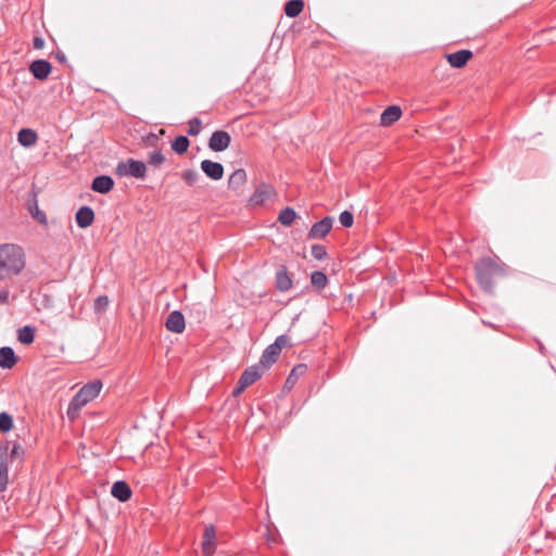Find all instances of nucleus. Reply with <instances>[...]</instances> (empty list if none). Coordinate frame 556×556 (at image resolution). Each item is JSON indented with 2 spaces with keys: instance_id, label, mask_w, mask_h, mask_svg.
<instances>
[{
  "instance_id": "obj_1",
  "label": "nucleus",
  "mask_w": 556,
  "mask_h": 556,
  "mask_svg": "<svg viewBox=\"0 0 556 556\" xmlns=\"http://www.w3.org/2000/svg\"><path fill=\"white\" fill-rule=\"evenodd\" d=\"M26 265L24 249L14 243L0 244V281L22 273Z\"/></svg>"
},
{
  "instance_id": "obj_2",
  "label": "nucleus",
  "mask_w": 556,
  "mask_h": 556,
  "mask_svg": "<svg viewBox=\"0 0 556 556\" xmlns=\"http://www.w3.org/2000/svg\"><path fill=\"white\" fill-rule=\"evenodd\" d=\"M102 389V383L99 380H93L85 384L73 397L67 408V416L70 419H75L79 410L93 401Z\"/></svg>"
},
{
  "instance_id": "obj_3",
  "label": "nucleus",
  "mask_w": 556,
  "mask_h": 556,
  "mask_svg": "<svg viewBox=\"0 0 556 556\" xmlns=\"http://www.w3.org/2000/svg\"><path fill=\"white\" fill-rule=\"evenodd\" d=\"M116 175L119 177H135L143 179L147 174V166L143 162L129 159L117 164L115 168Z\"/></svg>"
},
{
  "instance_id": "obj_4",
  "label": "nucleus",
  "mask_w": 556,
  "mask_h": 556,
  "mask_svg": "<svg viewBox=\"0 0 556 556\" xmlns=\"http://www.w3.org/2000/svg\"><path fill=\"white\" fill-rule=\"evenodd\" d=\"M289 340L286 336H279L273 344L264 351L260 364L263 368H269L278 358L281 350L288 344Z\"/></svg>"
},
{
  "instance_id": "obj_5",
  "label": "nucleus",
  "mask_w": 556,
  "mask_h": 556,
  "mask_svg": "<svg viewBox=\"0 0 556 556\" xmlns=\"http://www.w3.org/2000/svg\"><path fill=\"white\" fill-rule=\"evenodd\" d=\"M275 197L276 191L274 187L263 184L255 189L249 199V203L251 206H260L271 201Z\"/></svg>"
},
{
  "instance_id": "obj_6",
  "label": "nucleus",
  "mask_w": 556,
  "mask_h": 556,
  "mask_svg": "<svg viewBox=\"0 0 556 556\" xmlns=\"http://www.w3.org/2000/svg\"><path fill=\"white\" fill-rule=\"evenodd\" d=\"M230 140L231 139L228 132L222 130L215 131L210 138L208 147L215 152H222L229 147Z\"/></svg>"
},
{
  "instance_id": "obj_7",
  "label": "nucleus",
  "mask_w": 556,
  "mask_h": 556,
  "mask_svg": "<svg viewBox=\"0 0 556 556\" xmlns=\"http://www.w3.org/2000/svg\"><path fill=\"white\" fill-rule=\"evenodd\" d=\"M166 329L174 333H181L186 328V320L179 311H173L167 316L165 323Z\"/></svg>"
},
{
  "instance_id": "obj_8",
  "label": "nucleus",
  "mask_w": 556,
  "mask_h": 556,
  "mask_svg": "<svg viewBox=\"0 0 556 556\" xmlns=\"http://www.w3.org/2000/svg\"><path fill=\"white\" fill-rule=\"evenodd\" d=\"M331 228L332 219L330 217H325L312 226L308 237L312 239H321L329 233Z\"/></svg>"
},
{
  "instance_id": "obj_9",
  "label": "nucleus",
  "mask_w": 556,
  "mask_h": 556,
  "mask_svg": "<svg viewBox=\"0 0 556 556\" xmlns=\"http://www.w3.org/2000/svg\"><path fill=\"white\" fill-rule=\"evenodd\" d=\"M496 270L495 266L490 260H482L477 265V277L481 286L489 288V274H493Z\"/></svg>"
},
{
  "instance_id": "obj_10",
  "label": "nucleus",
  "mask_w": 556,
  "mask_h": 556,
  "mask_svg": "<svg viewBox=\"0 0 556 556\" xmlns=\"http://www.w3.org/2000/svg\"><path fill=\"white\" fill-rule=\"evenodd\" d=\"M201 169L207 177L214 180H219L224 176V167L217 162L204 160L201 162Z\"/></svg>"
},
{
  "instance_id": "obj_11",
  "label": "nucleus",
  "mask_w": 556,
  "mask_h": 556,
  "mask_svg": "<svg viewBox=\"0 0 556 556\" xmlns=\"http://www.w3.org/2000/svg\"><path fill=\"white\" fill-rule=\"evenodd\" d=\"M216 532L214 527L208 526L205 528L202 541V552L204 556H212L216 545Z\"/></svg>"
},
{
  "instance_id": "obj_12",
  "label": "nucleus",
  "mask_w": 556,
  "mask_h": 556,
  "mask_svg": "<svg viewBox=\"0 0 556 556\" xmlns=\"http://www.w3.org/2000/svg\"><path fill=\"white\" fill-rule=\"evenodd\" d=\"M265 370L266 369L263 368L260 363L245 369L240 377L242 387H249L254 383L262 377Z\"/></svg>"
},
{
  "instance_id": "obj_13",
  "label": "nucleus",
  "mask_w": 556,
  "mask_h": 556,
  "mask_svg": "<svg viewBox=\"0 0 556 556\" xmlns=\"http://www.w3.org/2000/svg\"><path fill=\"white\" fill-rule=\"evenodd\" d=\"M472 52L469 50H459L454 53H450L446 55V60L450 65L454 68L464 67L467 62L471 59Z\"/></svg>"
},
{
  "instance_id": "obj_14",
  "label": "nucleus",
  "mask_w": 556,
  "mask_h": 556,
  "mask_svg": "<svg viewBox=\"0 0 556 556\" xmlns=\"http://www.w3.org/2000/svg\"><path fill=\"white\" fill-rule=\"evenodd\" d=\"M29 71L35 78L43 80L50 75L51 65L48 61L37 60L30 64Z\"/></svg>"
},
{
  "instance_id": "obj_15",
  "label": "nucleus",
  "mask_w": 556,
  "mask_h": 556,
  "mask_svg": "<svg viewBox=\"0 0 556 556\" xmlns=\"http://www.w3.org/2000/svg\"><path fill=\"white\" fill-rule=\"evenodd\" d=\"M402 116V110L397 105L388 106L380 116V124L382 126H390L397 122Z\"/></svg>"
},
{
  "instance_id": "obj_16",
  "label": "nucleus",
  "mask_w": 556,
  "mask_h": 556,
  "mask_svg": "<svg viewBox=\"0 0 556 556\" xmlns=\"http://www.w3.org/2000/svg\"><path fill=\"white\" fill-rule=\"evenodd\" d=\"M0 450L7 452V463H11L15 458L23 459L24 450L17 442H5L0 444Z\"/></svg>"
},
{
  "instance_id": "obj_17",
  "label": "nucleus",
  "mask_w": 556,
  "mask_h": 556,
  "mask_svg": "<svg viewBox=\"0 0 556 556\" xmlns=\"http://www.w3.org/2000/svg\"><path fill=\"white\" fill-rule=\"evenodd\" d=\"M17 363V357L10 346H2L0 349V368L11 369Z\"/></svg>"
},
{
  "instance_id": "obj_18",
  "label": "nucleus",
  "mask_w": 556,
  "mask_h": 556,
  "mask_svg": "<svg viewBox=\"0 0 556 556\" xmlns=\"http://www.w3.org/2000/svg\"><path fill=\"white\" fill-rule=\"evenodd\" d=\"M9 463H7V452L0 450V492L7 491L9 486Z\"/></svg>"
},
{
  "instance_id": "obj_19",
  "label": "nucleus",
  "mask_w": 556,
  "mask_h": 556,
  "mask_svg": "<svg viewBox=\"0 0 556 556\" xmlns=\"http://www.w3.org/2000/svg\"><path fill=\"white\" fill-rule=\"evenodd\" d=\"M114 187V181L110 176H98L92 181V190L99 193H108Z\"/></svg>"
},
{
  "instance_id": "obj_20",
  "label": "nucleus",
  "mask_w": 556,
  "mask_h": 556,
  "mask_svg": "<svg viewBox=\"0 0 556 556\" xmlns=\"http://www.w3.org/2000/svg\"><path fill=\"white\" fill-rule=\"evenodd\" d=\"M75 218L80 228H87L93 223L94 213L89 206H83L77 211Z\"/></svg>"
},
{
  "instance_id": "obj_21",
  "label": "nucleus",
  "mask_w": 556,
  "mask_h": 556,
  "mask_svg": "<svg viewBox=\"0 0 556 556\" xmlns=\"http://www.w3.org/2000/svg\"><path fill=\"white\" fill-rule=\"evenodd\" d=\"M111 493L112 495L122 501V502H126L130 498L131 496V490L130 488L128 486V484L124 481H117L115 482L113 485H112V490H111Z\"/></svg>"
},
{
  "instance_id": "obj_22",
  "label": "nucleus",
  "mask_w": 556,
  "mask_h": 556,
  "mask_svg": "<svg viewBox=\"0 0 556 556\" xmlns=\"http://www.w3.org/2000/svg\"><path fill=\"white\" fill-rule=\"evenodd\" d=\"M248 176L244 169H236L228 179V187L238 190L247 182Z\"/></svg>"
},
{
  "instance_id": "obj_23",
  "label": "nucleus",
  "mask_w": 556,
  "mask_h": 556,
  "mask_svg": "<svg viewBox=\"0 0 556 556\" xmlns=\"http://www.w3.org/2000/svg\"><path fill=\"white\" fill-rule=\"evenodd\" d=\"M17 141L23 147H31L37 142V134L29 128L21 129L17 134Z\"/></svg>"
},
{
  "instance_id": "obj_24",
  "label": "nucleus",
  "mask_w": 556,
  "mask_h": 556,
  "mask_svg": "<svg viewBox=\"0 0 556 556\" xmlns=\"http://www.w3.org/2000/svg\"><path fill=\"white\" fill-rule=\"evenodd\" d=\"M276 285H277V288L280 290V291H288L291 289L292 287V279L291 277L289 276L288 271L282 268V269H279L276 274Z\"/></svg>"
},
{
  "instance_id": "obj_25",
  "label": "nucleus",
  "mask_w": 556,
  "mask_h": 556,
  "mask_svg": "<svg viewBox=\"0 0 556 556\" xmlns=\"http://www.w3.org/2000/svg\"><path fill=\"white\" fill-rule=\"evenodd\" d=\"M17 340L22 344H30L35 340V329L30 326H25L17 331Z\"/></svg>"
},
{
  "instance_id": "obj_26",
  "label": "nucleus",
  "mask_w": 556,
  "mask_h": 556,
  "mask_svg": "<svg viewBox=\"0 0 556 556\" xmlns=\"http://www.w3.org/2000/svg\"><path fill=\"white\" fill-rule=\"evenodd\" d=\"M304 3L302 0H290L285 7L286 15L289 17L298 16L303 10Z\"/></svg>"
},
{
  "instance_id": "obj_27",
  "label": "nucleus",
  "mask_w": 556,
  "mask_h": 556,
  "mask_svg": "<svg viewBox=\"0 0 556 556\" xmlns=\"http://www.w3.org/2000/svg\"><path fill=\"white\" fill-rule=\"evenodd\" d=\"M188 148L189 140L185 136H179L172 142V149L178 154L185 153L188 150Z\"/></svg>"
},
{
  "instance_id": "obj_28",
  "label": "nucleus",
  "mask_w": 556,
  "mask_h": 556,
  "mask_svg": "<svg viewBox=\"0 0 556 556\" xmlns=\"http://www.w3.org/2000/svg\"><path fill=\"white\" fill-rule=\"evenodd\" d=\"M295 217H296V214H295L294 210L291 207H287L280 212L278 220L283 226H290L294 222Z\"/></svg>"
},
{
  "instance_id": "obj_29",
  "label": "nucleus",
  "mask_w": 556,
  "mask_h": 556,
  "mask_svg": "<svg viewBox=\"0 0 556 556\" xmlns=\"http://www.w3.org/2000/svg\"><path fill=\"white\" fill-rule=\"evenodd\" d=\"M312 285L318 289H324L328 283V278L323 271H314L311 276Z\"/></svg>"
},
{
  "instance_id": "obj_30",
  "label": "nucleus",
  "mask_w": 556,
  "mask_h": 556,
  "mask_svg": "<svg viewBox=\"0 0 556 556\" xmlns=\"http://www.w3.org/2000/svg\"><path fill=\"white\" fill-rule=\"evenodd\" d=\"M306 371V366L301 364V365H298L296 367H294L291 371V374L289 375L288 379H287V384L289 386H293L295 383V381L298 380V378L302 375H304Z\"/></svg>"
},
{
  "instance_id": "obj_31",
  "label": "nucleus",
  "mask_w": 556,
  "mask_h": 556,
  "mask_svg": "<svg viewBox=\"0 0 556 556\" xmlns=\"http://www.w3.org/2000/svg\"><path fill=\"white\" fill-rule=\"evenodd\" d=\"M13 428V419L8 413H0V431L9 432Z\"/></svg>"
},
{
  "instance_id": "obj_32",
  "label": "nucleus",
  "mask_w": 556,
  "mask_h": 556,
  "mask_svg": "<svg viewBox=\"0 0 556 556\" xmlns=\"http://www.w3.org/2000/svg\"><path fill=\"white\" fill-rule=\"evenodd\" d=\"M182 179L187 185L193 186L199 179V174L193 169H187L182 173Z\"/></svg>"
},
{
  "instance_id": "obj_33",
  "label": "nucleus",
  "mask_w": 556,
  "mask_h": 556,
  "mask_svg": "<svg viewBox=\"0 0 556 556\" xmlns=\"http://www.w3.org/2000/svg\"><path fill=\"white\" fill-rule=\"evenodd\" d=\"M188 125H189L188 134L190 136H197L200 134V131L202 129V123L200 119L192 118L189 121Z\"/></svg>"
},
{
  "instance_id": "obj_34",
  "label": "nucleus",
  "mask_w": 556,
  "mask_h": 556,
  "mask_svg": "<svg viewBox=\"0 0 556 556\" xmlns=\"http://www.w3.org/2000/svg\"><path fill=\"white\" fill-rule=\"evenodd\" d=\"M339 222L343 227H346V228L351 227L354 222L353 214L349 211L342 212L339 216Z\"/></svg>"
},
{
  "instance_id": "obj_35",
  "label": "nucleus",
  "mask_w": 556,
  "mask_h": 556,
  "mask_svg": "<svg viewBox=\"0 0 556 556\" xmlns=\"http://www.w3.org/2000/svg\"><path fill=\"white\" fill-rule=\"evenodd\" d=\"M312 255L314 258L321 261L327 256L326 248L323 245H313Z\"/></svg>"
},
{
  "instance_id": "obj_36",
  "label": "nucleus",
  "mask_w": 556,
  "mask_h": 556,
  "mask_svg": "<svg viewBox=\"0 0 556 556\" xmlns=\"http://www.w3.org/2000/svg\"><path fill=\"white\" fill-rule=\"evenodd\" d=\"M164 155L160 151H155L150 154L149 162L154 166H160L164 162Z\"/></svg>"
},
{
  "instance_id": "obj_37",
  "label": "nucleus",
  "mask_w": 556,
  "mask_h": 556,
  "mask_svg": "<svg viewBox=\"0 0 556 556\" xmlns=\"http://www.w3.org/2000/svg\"><path fill=\"white\" fill-rule=\"evenodd\" d=\"M109 305V299L106 296H98L94 301V309L97 312L104 311Z\"/></svg>"
},
{
  "instance_id": "obj_38",
  "label": "nucleus",
  "mask_w": 556,
  "mask_h": 556,
  "mask_svg": "<svg viewBox=\"0 0 556 556\" xmlns=\"http://www.w3.org/2000/svg\"><path fill=\"white\" fill-rule=\"evenodd\" d=\"M31 215H33V217H34L37 222H39L40 224H42V225H46V224H47V217H46V214H45L42 211H40V210L38 208V206H37V205H36V206H35V208L31 211Z\"/></svg>"
},
{
  "instance_id": "obj_39",
  "label": "nucleus",
  "mask_w": 556,
  "mask_h": 556,
  "mask_svg": "<svg viewBox=\"0 0 556 556\" xmlns=\"http://www.w3.org/2000/svg\"><path fill=\"white\" fill-rule=\"evenodd\" d=\"M9 299V291L7 289L0 290V303H5Z\"/></svg>"
},
{
  "instance_id": "obj_40",
  "label": "nucleus",
  "mask_w": 556,
  "mask_h": 556,
  "mask_svg": "<svg viewBox=\"0 0 556 556\" xmlns=\"http://www.w3.org/2000/svg\"><path fill=\"white\" fill-rule=\"evenodd\" d=\"M43 43H45V41L41 38L37 37V38L34 39V47L36 49H41L43 47Z\"/></svg>"
},
{
  "instance_id": "obj_41",
  "label": "nucleus",
  "mask_w": 556,
  "mask_h": 556,
  "mask_svg": "<svg viewBox=\"0 0 556 556\" xmlns=\"http://www.w3.org/2000/svg\"><path fill=\"white\" fill-rule=\"evenodd\" d=\"M247 387H242L241 380L239 379L238 386L233 390L235 395H239Z\"/></svg>"
}]
</instances>
